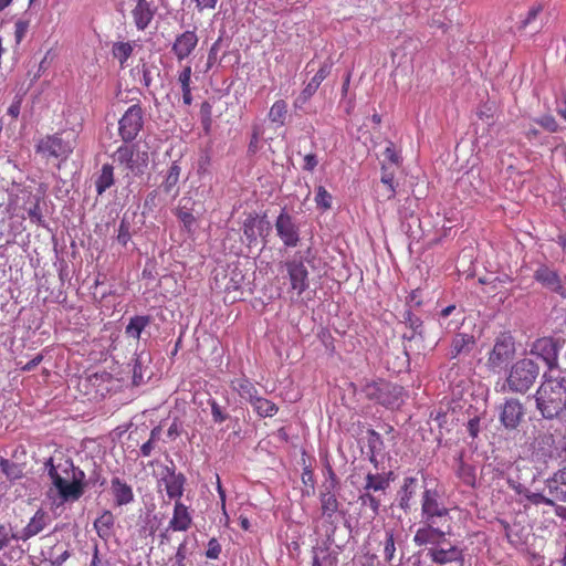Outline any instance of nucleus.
I'll use <instances>...</instances> for the list:
<instances>
[{
    "mask_svg": "<svg viewBox=\"0 0 566 566\" xmlns=\"http://www.w3.org/2000/svg\"><path fill=\"white\" fill-rule=\"evenodd\" d=\"M144 127V111L139 104L129 106L118 120V134L125 143L133 142Z\"/></svg>",
    "mask_w": 566,
    "mask_h": 566,
    "instance_id": "7",
    "label": "nucleus"
},
{
    "mask_svg": "<svg viewBox=\"0 0 566 566\" xmlns=\"http://www.w3.org/2000/svg\"><path fill=\"white\" fill-rule=\"evenodd\" d=\"M312 96L313 95L307 94L306 91L303 90L294 102L295 107H298V108L303 107V105L306 104Z\"/></svg>",
    "mask_w": 566,
    "mask_h": 566,
    "instance_id": "64",
    "label": "nucleus"
},
{
    "mask_svg": "<svg viewBox=\"0 0 566 566\" xmlns=\"http://www.w3.org/2000/svg\"><path fill=\"white\" fill-rule=\"evenodd\" d=\"M417 492V479L408 476L403 479V484L398 492L399 507L408 512L411 507V500Z\"/></svg>",
    "mask_w": 566,
    "mask_h": 566,
    "instance_id": "25",
    "label": "nucleus"
},
{
    "mask_svg": "<svg viewBox=\"0 0 566 566\" xmlns=\"http://www.w3.org/2000/svg\"><path fill=\"white\" fill-rule=\"evenodd\" d=\"M113 525H114V516L109 511H105L94 522V527H95L98 536L102 538L109 536Z\"/></svg>",
    "mask_w": 566,
    "mask_h": 566,
    "instance_id": "33",
    "label": "nucleus"
},
{
    "mask_svg": "<svg viewBox=\"0 0 566 566\" xmlns=\"http://www.w3.org/2000/svg\"><path fill=\"white\" fill-rule=\"evenodd\" d=\"M525 499H527L532 504L539 505H555V501L553 497H547L542 493L531 492L530 490H525Z\"/></svg>",
    "mask_w": 566,
    "mask_h": 566,
    "instance_id": "48",
    "label": "nucleus"
},
{
    "mask_svg": "<svg viewBox=\"0 0 566 566\" xmlns=\"http://www.w3.org/2000/svg\"><path fill=\"white\" fill-rule=\"evenodd\" d=\"M421 522L451 525L449 509L441 502L436 490L427 489L421 496Z\"/></svg>",
    "mask_w": 566,
    "mask_h": 566,
    "instance_id": "5",
    "label": "nucleus"
},
{
    "mask_svg": "<svg viewBox=\"0 0 566 566\" xmlns=\"http://www.w3.org/2000/svg\"><path fill=\"white\" fill-rule=\"evenodd\" d=\"M457 475L462 482L469 486H474L475 484V470L472 465L463 462L461 459L459 460V464L457 468Z\"/></svg>",
    "mask_w": 566,
    "mask_h": 566,
    "instance_id": "37",
    "label": "nucleus"
},
{
    "mask_svg": "<svg viewBox=\"0 0 566 566\" xmlns=\"http://www.w3.org/2000/svg\"><path fill=\"white\" fill-rule=\"evenodd\" d=\"M130 224L125 218H123L118 228L117 241L122 245H126L130 240Z\"/></svg>",
    "mask_w": 566,
    "mask_h": 566,
    "instance_id": "49",
    "label": "nucleus"
},
{
    "mask_svg": "<svg viewBox=\"0 0 566 566\" xmlns=\"http://www.w3.org/2000/svg\"><path fill=\"white\" fill-rule=\"evenodd\" d=\"M17 532L11 533L4 526H0V551L8 547L12 539L17 541Z\"/></svg>",
    "mask_w": 566,
    "mask_h": 566,
    "instance_id": "55",
    "label": "nucleus"
},
{
    "mask_svg": "<svg viewBox=\"0 0 566 566\" xmlns=\"http://www.w3.org/2000/svg\"><path fill=\"white\" fill-rule=\"evenodd\" d=\"M251 405H252L254 411L260 417H263V418L273 417L274 415H276V412L279 410L277 406L274 402H272L271 400H269L264 397H261V396H258Z\"/></svg>",
    "mask_w": 566,
    "mask_h": 566,
    "instance_id": "31",
    "label": "nucleus"
},
{
    "mask_svg": "<svg viewBox=\"0 0 566 566\" xmlns=\"http://www.w3.org/2000/svg\"><path fill=\"white\" fill-rule=\"evenodd\" d=\"M144 381V375L142 370V360L137 358L133 367V384L138 386Z\"/></svg>",
    "mask_w": 566,
    "mask_h": 566,
    "instance_id": "56",
    "label": "nucleus"
},
{
    "mask_svg": "<svg viewBox=\"0 0 566 566\" xmlns=\"http://www.w3.org/2000/svg\"><path fill=\"white\" fill-rule=\"evenodd\" d=\"M389 486V481L381 474H367L365 491H385Z\"/></svg>",
    "mask_w": 566,
    "mask_h": 566,
    "instance_id": "38",
    "label": "nucleus"
},
{
    "mask_svg": "<svg viewBox=\"0 0 566 566\" xmlns=\"http://www.w3.org/2000/svg\"><path fill=\"white\" fill-rule=\"evenodd\" d=\"M22 97L15 96L12 104L8 108V114L13 118H18L21 109Z\"/></svg>",
    "mask_w": 566,
    "mask_h": 566,
    "instance_id": "58",
    "label": "nucleus"
},
{
    "mask_svg": "<svg viewBox=\"0 0 566 566\" xmlns=\"http://www.w3.org/2000/svg\"><path fill=\"white\" fill-rule=\"evenodd\" d=\"M427 555L431 558L433 563L446 565L452 562H462L463 553L462 549L455 545H450L449 547H440L433 546L428 549Z\"/></svg>",
    "mask_w": 566,
    "mask_h": 566,
    "instance_id": "19",
    "label": "nucleus"
},
{
    "mask_svg": "<svg viewBox=\"0 0 566 566\" xmlns=\"http://www.w3.org/2000/svg\"><path fill=\"white\" fill-rule=\"evenodd\" d=\"M385 158L394 165H398L399 156L394 149L392 145L388 146L384 151Z\"/></svg>",
    "mask_w": 566,
    "mask_h": 566,
    "instance_id": "62",
    "label": "nucleus"
},
{
    "mask_svg": "<svg viewBox=\"0 0 566 566\" xmlns=\"http://www.w3.org/2000/svg\"><path fill=\"white\" fill-rule=\"evenodd\" d=\"M525 416L523 403L516 398H507L499 407L500 422L506 430L516 429Z\"/></svg>",
    "mask_w": 566,
    "mask_h": 566,
    "instance_id": "9",
    "label": "nucleus"
},
{
    "mask_svg": "<svg viewBox=\"0 0 566 566\" xmlns=\"http://www.w3.org/2000/svg\"><path fill=\"white\" fill-rule=\"evenodd\" d=\"M318 160L315 155L308 154L304 157V166L303 168L308 171H313L317 166Z\"/></svg>",
    "mask_w": 566,
    "mask_h": 566,
    "instance_id": "60",
    "label": "nucleus"
},
{
    "mask_svg": "<svg viewBox=\"0 0 566 566\" xmlns=\"http://www.w3.org/2000/svg\"><path fill=\"white\" fill-rule=\"evenodd\" d=\"M332 201H333L332 195L323 186L317 187L316 195H315V202H316L317 207H319L324 210L331 209Z\"/></svg>",
    "mask_w": 566,
    "mask_h": 566,
    "instance_id": "42",
    "label": "nucleus"
},
{
    "mask_svg": "<svg viewBox=\"0 0 566 566\" xmlns=\"http://www.w3.org/2000/svg\"><path fill=\"white\" fill-rule=\"evenodd\" d=\"M192 524V517L188 506L180 501H176L174 505L172 517L169 521L168 528L178 532L187 531Z\"/></svg>",
    "mask_w": 566,
    "mask_h": 566,
    "instance_id": "22",
    "label": "nucleus"
},
{
    "mask_svg": "<svg viewBox=\"0 0 566 566\" xmlns=\"http://www.w3.org/2000/svg\"><path fill=\"white\" fill-rule=\"evenodd\" d=\"M332 65L327 62L323 63L316 74L306 84L304 90L307 94L314 95L322 82L329 75Z\"/></svg>",
    "mask_w": 566,
    "mask_h": 566,
    "instance_id": "32",
    "label": "nucleus"
},
{
    "mask_svg": "<svg viewBox=\"0 0 566 566\" xmlns=\"http://www.w3.org/2000/svg\"><path fill=\"white\" fill-rule=\"evenodd\" d=\"M368 448L371 453L370 460L374 459L375 454L379 452L382 448V439L381 436L375 430H368Z\"/></svg>",
    "mask_w": 566,
    "mask_h": 566,
    "instance_id": "43",
    "label": "nucleus"
},
{
    "mask_svg": "<svg viewBox=\"0 0 566 566\" xmlns=\"http://www.w3.org/2000/svg\"><path fill=\"white\" fill-rule=\"evenodd\" d=\"M177 81L181 86V90L191 88V66L186 65L184 69L178 73Z\"/></svg>",
    "mask_w": 566,
    "mask_h": 566,
    "instance_id": "51",
    "label": "nucleus"
},
{
    "mask_svg": "<svg viewBox=\"0 0 566 566\" xmlns=\"http://www.w3.org/2000/svg\"><path fill=\"white\" fill-rule=\"evenodd\" d=\"M287 115V104L283 99L274 102L269 112V119L276 125L283 126Z\"/></svg>",
    "mask_w": 566,
    "mask_h": 566,
    "instance_id": "34",
    "label": "nucleus"
},
{
    "mask_svg": "<svg viewBox=\"0 0 566 566\" xmlns=\"http://www.w3.org/2000/svg\"><path fill=\"white\" fill-rule=\"evenodd\" d=\"M285 268L292 290L296 291L297 295L303 294L308 289V271L302 256H295L293 260L285 262Z\"/></svg>",
    "mask_w": 566,
    "mask_h": 566,
    "instance_id": "12",
    "label": "nucleus"
},
{
    "mask_svg": "<svg viewBox=\"0 0 566 566\" xmlns=\"http://www.w3.org/2000/svg\"><path fill=\"white\" fill-rule=\"evenodd\" d=\"M52 522L51 515L43 511L38 510L35 514L31 517L27 526H24L21 531L17 532V541H28L29 538L40 534L46 526H49Z\"/></svg>",
    "mask_w": 566,
    "mask_h": 566,
    "instance_id": "15",
    "label": "nucleus"
},
{
    "mask_svg": "<svg viewBox=\"0 0 566 566\" xmlns=\"http://www.w3.org/2000/svg\"><path fill=\"white\" fill-rule=\"evenodd\" d=\"M221 553V545L219 544L217 538H211L208 542V548L206 551V557L209 559H217L219 558Z\"/></svg>",
    "mask_w": 566,
    "mask_h": 566,
    "instance_id": "52",
    "label": "nucleus"
},
{
    "mask_svg": "<svg viewBox=\"0 0 566 566\" xmlns=\"http://www.w3.org/2000/svg\"><path fill=\"white\" fill-rule=\"evenodd\" d=\"M111 490L116 505H126L134 501V493L130 485L119 478H113L111 481Z\"/></svg>",
    "mask_w": 566,
    "mask_h": 566,
    "instance_id": "24",
    "label": "nucleus"
},
{
    "mask_svg": "<svg viewBox=\"0 0 566 566\" xmlns=\"http://www.w3.org/2000/svg\"><path fill=\"white\" fill-rule=\"evenodd\" d=\"M232 388L242 399L249 401L250 403H252L253 400H255V398L259 396L258 389L253 382L244 377L232 380Z\"/></svg>",
    "mask_w": 566,
    "mask_h": 566,
    "instance_id": "27",
    "label": "nucleus"
},
{
    "mask_svg": "<svg viewBox=\"0 0 566 566\" xmlns=\"http://www.w3.org/2000/svg\"><path fill=\"white\" fill-rule=\"evenodd\" d=\"M384 171L381 175V182L388 187L387 197L391 198L395 196V187H394V174L388 172L387 168L382 167Z\"/></svg>",
    "mask_w": 566,
    "mask_h": 566,
    "instance_id": "54",
    "label": "nucleus"
},
{
    "mask_svg": "<svg viewBox=\"0 0 566 566\" xmlns=\"http://www.w3.org/2000/svg\"><path fill=\"white\" fill-rule=\"evenodd\" d=\"M539 375V366L530 358H523L512 365L505 385L509 391L525 394Z\"/></svg>",
    "mask_w": 566,
    "mask_h": 566,
    "instance_id": "3",
    "label": "nucleus"
},
{
    "mask_svg": "<svg viewBox=\"0 0 566 566\" xmlns=\"http://www.w3.org/2000/svg\"><path fill=\"white\" fill-rule=\"evenodd\" d=\"M36 150L45 156L66 158L72 153L73 148L61 137L53 135L41 139L36 146Z\"/></svg>",
    "mask_w": 566,
    "mask_h": 566,
    "instance_id": "17",
    "label": "nucleus"
},
{
    "mask_svg": "<svg viewBox=\"0 0 566 566\" xmlns=\"http://www.w3.org/2000/svg\"><path fill=\"white\" fill-rule=\"evenodd\" d=\"M514 354V343L510 337L499 338L490 353L488 365L493 368H501Z\"/></svg>",
    "mask_w": 566,
    "mask_h": 566,
    "instance_id": "16",
    "label": "nucleus"
},
{
    "mask_svg": "<svg viewBox=\"0 0 566 566\" xmlns=\"http://www.w3.org/2000/svg\"><path fill=\"white\" fill-rule=\"evenodd\" d=\"M544 10V4L538 2L534 3L527 10L525 18L521 19L520 21V28L525 29L527 25H530L532 22L536 20L538 14Z\"/></svg>",
    "mask_w": 566,
    "mask_h": 566,
    "instance_id": "41",
    "label": "nucleus"
},
{
    "mask_svg": "<svg viewBox=\"0 0 566 566\" xmlns=\"http://www.w3.org/2000/svg\"><path fill=\"white\" fill-rule=\"evenodd\" d=\"M534 398L536 409L544 419L562 422L566 406V376L557 370L545 371Z\"/></svg>",
    "mask_w": 566,
    "mask_h": 566,
    "instance_id": "2",
    "label": "nucleus"
},
{
    "mask_svg": "<svg viewBox=\"0 0 566 566\" xmlns=\"http://www.w3.org/2000/svg\"><path fill=\"white\" fill-rule=\"evenodd\" d=\"M545 484L554 501L566 502V468L556 471Z\"/></svg>",
    "mask_w": 566,
    "mask_h": 566,
    "instance_id": "23",
    "label": "nucleus"
},
{
    "mask_svg": "<svg viewBox=\"0 0 566 566\" xmlns=\"http://www.w3.org/2000/svg\"><path fill=\"white\" fill-rule=\"evenodd\" d=\"M150 324V317L145 315H136L129 319L125 328L128 337L139 339L142 332Z\"/></svg>",
    "mask_w": 566,
    "mask_h": 566,
    "instance_id": "30",
    "label": "nucleus"
},
{
    "mask_svg": "<svg viewBox=\"0 0 566 566\" xmlns=\"http://www.w3.org/2000/svg\"><path fill=\"white\" fill-rule=\"evenodd\" d=\"M361 391L369 400H374L386 407H397L402 401V387L386 380H367Z\"/></svg>",
    "mask_w": 566,
    "mask_h": 566,
    "instance_id": "4",
    "label": "nucleus"
},
{
    "mask_svg": "<svg viewBox=\"0 0 566 566\" xmlns=\"http://www.w3.org/2000/svg\"><path fill=\"white\" fill-rule=\"evenodd\" d=\"M359 500L363 506H368L373 511L374 515L378 514L380 501L376 496L371 495L369 491H365L359 496Z\"/></svg>",
    "mask_w": 566,
    "mask_h": 566,
    "instance_id": "47",
    "label": "nucleus"
},
{
    "mask_svg": "<svg viewBox=\"0 0 566 566\" xmlns=\"http://www.w3.org/2000/svg\"><path fill=\"white\" fill-rule=\"evenodd\" d=\"M530 354L542 358L549 370H555L558 364V347L551 337H542L534 340L530 346Z\"/></svg>",
    "mask_w": 566,
    "mask_h": 566,
    "instance_id": "11",
    "label": "nucleus"
},
{
    "mask_svg": "<svg viewBox=\"0 0 566 566\" xmlns=\"http://www.w3.org/2000/svg\"><path fill=\"white\" fill-rule=\"evenodd\" d=\"M114 160L125 166L134 176L145 172L149 163L147 150H140L137 145H122L114 154Z\"/></svg>",
    "mask_w": 566,
    "mask_h": 566,
    "instance_id": "6",
    "label": "nucleus"
},
{
    "mask_svg": "<svg viewBox=\"0 0 566 566\" xmlns=\"http://www.w3.org/2000/svg\"><path fill=\"white\" fill-rule=\"evenodd\" d=\"M534 280L551 292L565 296V287L558 272L547 264H539L534 271Z\"/></svg>",
    "mask_w": 566,
    "mask_h": 566,
    "instance_id": "13",
    "label": "nucleus"
},
{
    "mask_svg": "<svg viewBox=\"0 0 566 566\" xmlns=\"http://www.w3.org/2000/svg\"><path fill=\"white\" fill-rule=\"evenodd\" d=\"M50 484L45 499L52 509L77 502L86 492L88 480L85 472L69 458H50L45 462Z\"/></svg>",
    "mask_w": 566,
    "mask_h": 566,
    "instance_id": "1",
    "label": "nucleus"
},
{
    "mask_svg": "<svg viewBox=\"0 0 566 566\" xmlns=\"http://www.w3.org/2000/svg\"><path fill=\"white\" fill-rule=\"evenodd\" d=\"M181 168L177 161H174L167 172V176L161 184V188L166 193L172 192L179 181Z\"/></svg>",
    "mask_w": 566,
    "mask_h": 566,
    "instance_id": "35",
    "label": "nucleus"
},
{
    "mask_svg": "<svg viewBox=\"0 0 566 566\" xmlns=\"http://www.w3.org/2000/svg\"><path fill=\"white\" fill-rule=\"evenodd\" d=\"M211 407V415L214 422L221 423L227 420L228 415L223 412L222 408L219 406V403L216 400H211L210 402Z\"/></svg>",
    "mask_w": 566,
    "mask_h": 566,
    "instance_id": "53",
    "label": "nucleus"
},
{
    "mask_svg": "<svg viewBox=\"0 0 566 566\" xmlns=\"http://www.w3.org/2000/svg\"><path fill=\"white\" fill-rule=\"evenodd\" d=\"M186 545H187V543L182 542L177 549V553L175 555L177 566H186L185 565V559L187 556Z\"/></svg>",
    "mask_w": 566,
    "mask_h": 566,
    "instance_id": "59",
    "label": "nucleus"
},
{
    "mask_svg": "<svg viewBox=\"0 0 566 566\" xmlns=\"http://www.w3.org/2000/svg\"><path fill=\"white\" fill-rule=\"evenodd\" d=\"M464 321L463 313L457 310L455 305L444 307L438 317V322L448 333L455 332Z\"/></svg>",
    "mask_w": 566,
    "mask_h": 566,
    "instance_id": "21",
    "label": "nucleus"
},
{
    "mask_svg": "<svg viewBox=\"0 0 566 566\" xmlns=\"http://www.w3.org/2000/svg\"><path fill=\"white\" fill-rule=\"evenodd\" d=\"M198 44V36L193 31H186L178 35L172 44V52L179 61L188 57Z\"/></svg>",
    "mask_w": 566,
    "mask_h": 566,
    "instance_id": "20",
    "label": "nucleus"
},
{
    "mask_svg": "<svg viewBox=\"0 0 566 566\" xmlns=\"http://www.w3.org/2000/svg\"><path fill=\"white\" fill-rule=\"evenodd\" d=\"M30 27V20L25 18H20L14 23V40L17 44H20L25 38L28 30Z\"/></svg>",
    "mask_w": 566,
    "mask_h": 566,
    "instance_id": "44",
    "label": "nucleus"
},
{
    "mask_svg": "<svg viewBox=\"0 0 566 566\" xmlns=\"http://www.w3.org/2000/svg\"><path fill=\"white\" fill-rule=\"evenodd\" d=\"M319 500L322 515L327 518H332L337 513L339 507L336 495L332 493L328 488H326V492L321 493Z\"/></svg>",
    "mask_w": 566,
    "mask_h": 566,
    "instance_id": "29",
    "label": "nucleus"
},
{
    "mask_svg": "<svg viewBox=\"0 0 566 566\" xmlns=\"http://www.w3.org/2000/svg\"><path fill=\"white\" fill-rule=\"evenodd\" d=\"M396 552L395 538L392 531H386L385 542H384V557L387 562H391Z\"/></svg>",
    "mask_w": 566,
    "mask_h": 566,
    "instance_id": "45",
    "label": "nucleus"
},
{
    "mask_svg": "<svg viewBox=\"0 0 566 566\" xmlns=\"http://www.w3.org/2000/svg\"><path fill=\"white\" fill-rule=\"evenodd\" d=\"M474 345L473 336L467 334H458L452 340L450 356L455 358L463 353H469Z\"/></svg>",
    "mask_w": 566,
    "mask_h": 566,
    "instance_id": "28",
    "label": "nucleus"
},
{
    "mask_svg": "<svg viewBox=\"0 0 566 566\" xmlns=\"http://www.w3.org/2000/svg\"><path fill=\"white\" fill-rule=\"evenodd\" d=\"M156 11L157 7L154 6L153 2L147 0H137L135 7L132 10V17L137 30H146L153 21Z\"/></svg>",
    "mask_w": 566,
    "mask_h": 566,
    "instance_id": "18",
    "label": "nucleus"
},
{
    "mask_svg": "<svg viewBox=\"0 0 566 566\" xmlns=\"http://www.w3.org/2000/svg\"><path fill=\"white\" fill-rule=\"evenodd\" d=\"M177 216L186 228L190 229L193 226L195 217L191 212L186 210H179Z\"/></svg>",
    "mask_w": 566,
    "mask_h": 566,
    "instance_id": "57",
    "label": "nucleus"
},
{
    "mask_svg": "<svg viewBox=\"0 0 566 566\" xmlns=\"http://www.w3.org/2000/svg\"><path fill=\"white\" fill-rule=\"evenodd\" d=\"M159 483L165 486L167 496L176 502L184 494L186 476L182 473H177L175 469L166 467Z\"/></svg>",
    "mask_w": 566,
    "mask_h": 566,
    "instance_id": "14",
    "label": "nucleus"
},
{
    "mask_svg": "<svg viewBox=\"0 0 566 566\" xmlns=\"http://www.w3.org/2000/svg\"><path fill=\"white\" fill-rule=\"evenodd\" d=\"M422 525L416 531L413 542L418 546L439 545L444 541L447 534L451 533V525L421 522Z\"/></svg>",
    "mask_w": 566,
    "mask_h": 566,
    "instance_id": "8",
    "label": "nucleus"
},
{
    "mask_svg": "<svg viewBox=\"0 0 566 566\" xmlns=\"http://www.w3.org/2000/svg\"><path fill=\"white\" fill-rule=\"evenodd\" d=\"M57 549L56 546L51 548L49 557L45 558V563L49 564V566H62L70 558L71 553L69 549H63L55 554Z\"/></svg>",
    "mask_w": 566,
    "mask_h": 566,
    "instance_id": "40",
    "label": "nucleus"
},
{
    "mask_svg": "<svg viewBox=\"0 0 566 566\" xmlns=\"http://www.w3.org/2000/svg\"><path fill=\"white\" fill-rule=\"evenodd\" d=\"M403 318H405V322L412 329V335L410 336V338L413 337L416 334L422 333V321L418 316L412 314L410 311H407L403 314Z\"/></svg>",
    "mask_w": 566,
    "mask_h": 566,
    "instance_id": "46",
    "label": "nucleus"
},
{
    "mask_svg": "<svg viewBox=\"0 0 566 566\" xmlns=\"http://www.w3.org/2000/svg\"><path fill=\"white\" fill-rule=\"evenodd\" d=\"M535 122L551 133H556L559 129L558 123L552 115H545L535 119Z\"/></svg>",
    "mask_w": 566,
    "mask_h": 566,
    "instance_id": "50",
    "label": "nucleus"
},
{
    "mask_svg": "<svg viewBox=\"0 0 566 566\" xmlns=\"http://www.w3.org/2000/svg\"><path fill=\"white\" fill-rule=\"evenodd\" d=\"M275 230L285 247L295 248L300 242V229L287 212L282 211L275 220Z\"/></svg>",
    "mask_w": 566,
    "mask_h": 566,
    "instance_id": "10",
    "label": "nucleus"
},
{
    "mask_svg": "<svg viewBox=\"0 0 566 566\" xmlns=\"http://www.w3.org/2000/svg\"><path fill=\"white\" fill-rule=\"evenodd\" d=\"M115 182L114 178V168L109 164H104L96 175L95 178V188L98 196L103 195L107 189H109Z\"/></svg>",
    "mask_w": 566,
    "mask_h": 566,
    "instance_id": "26",
    "label": "nucleus"
},
{
    "mask_svg": "<svg viewBox=\"0 0 566 566\" xmlns=\"http://www.w3.org/2000/svg\"><path fill=\"white\" fill-rule=\"evenodd\" d=\"M133 53V44L130 42H116L112 46L113 56L119 62L120 66L124 67L126 61Z\"/></svg>",
    "mask_w": 566,
    "mask_h": 566,
    "instance_id": "36",
    "label": "nucleus"
},
{
    "mask_svg": "<svg viewBox=\"0 0 566 566\" xmlns=\"http://www.w3.org/2000/svg\"><path fill=\"white\" fill-rule=\"evenodd\" d=\"M0 470L10 480H17L22 475L21 468L4 458H0Z\"/></svg>",
    "mask_w": 566,
    "mask_h": 566,
    "instance_id": "39",
    "label": "nucleus"
},
{
    "mask_svg": "<svg viewBox=\"0 0 566 566\" xmlns=\"http://www.w3.org/2000/svg\"><path fill=\"white\" fill-rule=\"evenodd\" d=\"M91 566H109V562L107 559L99 558L97 546L94 547V554Z\"/></svg>",
    "mask_w": 566,
    "mask_h": 566,
    "instance_id": "63",
    "label": "nucleus"
},
{
    "mask_svg": "<svg viewBox=\"0 0 566 566\" xmlns=\"http://www.w3.org/2000/svg\"><path fill=\"white\" fill-rule=\"evenodd\" d=\"M196 3V8L199 11H202L205 9H214L218 0H191Z\"/></svg>",
    "mask_w": 566,
    "mask_h": 566,
    "instance_id": "61",
    "label": "nucleus"
}]
</instances>
